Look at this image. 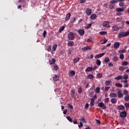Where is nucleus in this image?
<instances>
[{"label":"nucleus","mask_w":129,"mask_h":129,"mask_svg":"<svg viewBox=\"0 0 129 129\" xmlns=\"http://www.w3.org/2000/svg\"><path fill=\"white\" fill-rule=\"evenodd\" d=\"M110 97H114L115 98L116 97H117V95L114 93H110L109 95Z\"/></svg>","instance_id":"obj_22"},{"label":"nucleus","mask_w":129,"mask_h":129,"mask_svg":"<svg viewBox=\"0 0 129 129\" xmlns=\"http://www.w3.org/2000/svg\"><path fill=\"white\" fill-rule=\"evenodd\" d=\"M96 93H99L100 92V88L99 87H97L95 89Z\"/></svg>","instance_id":"obj_43"},{"label":"nucleus","mask_w":129,"mask_h":129,"mask_svg":"<svg viewBox=\"0 0 129 129\" xmlns=\"http://www.w3.org/2000/svg\"><path fill=\"white\" fill-rule=\"evenodd\" d=\"M110 61V59H109V57H106L104 59V62L105 63H108Z\"/></svg>","instance_id":"obj_36"},{"label":"nucleus","mask_w":129,"mask_h":129,"mask_svg":"<svg viewBox=\"0 0 129 129\" xmlns=\"http://www.w3.org/2000/svg\"><path fill=\"white\" fill-rule=\"evenodd\" d=\"M122 79V76H118L114 78L115 80H121Z\"/></svg>","instance_id":"obj_30"},{"label":"nucleus","mask_w":129,"mask_h":129,"mask_svg":"<svg viewBox=\"0 0 129 129\" xmlns=\"http://www.w3.org/2000/svg\"><path fill=\"white\" fill-rule=\"evenodd\" d=\"M67 119H68V120H69V121H70V122H72L73 121V120H72V118H71V117L69 116H67Z\"/></svg>","instance_id":"obj_44"},{"label":"nucleus","mask_w":129,"mask_h":129,"mask_svg":"<svg viewBox=\"0 0 129 129\" xmlns=\"http://www.w3.org/2000/svg\"><path fill=\"white\" fill-rule=\"evenodd\" d=\"M78 33H79L80 36H83V35L85 34V31H84V30L83 29H79Z\"/></svg>","instance_id":"obj_11"},{"label":"nucleus","mask_w":129,"mask_h":129,"mask_svg":"<svg viewBox=\"0 0 129 129\" xmlns=\"http://www.w3.org/2000/svg\"><path fill=\"white\" fill-rule=\"evenodd\" d=\"M108 66H109V67H112V66H113V64H112V63L111 62H109L108 63Z\"/></svg>","instance_id":"obj_63"},{"label":"nucleus","mask_w":129,"mask_h":129,"mask_svg":"<svg viewBox=\"0 0 129 129\" xmlns=\"http://www.w3.org/2000/svg\"><path fill=\"white\" fill-rule=\"evenodd\" d=\"M86 2V0H80V4H84Z\"/></svg>","instance_id":"obj_61"},{"label":"nucleus","mask_w":129,"mask_h":129,"mask_svg":"<svg viewBox=\"0 0 129 129\" xmlns=\"http://www.w3.org/2000/svg\"><path fill=\"white\" fill-rule=\"evenodd\" d=\"M98 106L101 107L102 109H106V106L103 103V102H101L98 104Z\"/></svg>","instance_id":"obj_5"},{"label":"nucleus","mask_w":129,"mask_h":129,"mask_svg":"<svg viewBox=\"0 0 129 129\" xmlns=\"http://www.w3.org/2000/svg\"><path fill=\"white\" fill-rule=\"evenodd\" d=\"M97 18V16L96 14H92L90 16L91 20H95Z\"/></svg>","instance_id":"obj_20"},{"label":"nucleus","mask_w":129,"mask_h":129,"mask_svg":"<svg viewBox=\"0 0 129 129\" xmlns=\"http://www.w3.org/2000/svg\"><path fill=\"white\" fill-rule=\"evenodd\" d=\"M123 94L124 95H128V91L126 90H124L123 92Z\"/></svg>","instance_id":"obj_45"},{"label":"nucleus","mask_w":129,"mask_h":129,"mask_svg":"<svg viewBox=\"0 0 129 129\" xmlns=\"http://www.w3.org/2000/svg\"><path fill=\"white\" fill-rule=\"evenodd\" d=\"M92 70H93V68L91 67H88L86 70L85 72H90Z\"/></svg>","instance_id":"obj_18"},{"label":"nucleus","mask_w":129,"mask_h":129,"mask_svg":"<svg viewBox=\"0 0 129 129\" xmlns=\"http://www.w3.org/2000/svg\"><path fill=\"white\" fill-rule=\"evenodd\" d=\"M57 49V44H55L52 46V52H55L56 51V49Z\"/></svg>","instance_id":"obj_27"},{"label":"nucleus","mask_w":129,"mask_h":129,"mask_svg":"<svg viewBox=\"0 0 129 129\" xmlns=\"http://www.w3.org/2000/svg\"><path fill=\"white\" fill-rule=\"evenodd\" d=\"M115 85L116 87H122V85L120 83H117Z\"/></svg>","instance_id":"obj_42"},{"label":"nucleus","mask_w":129,"mask_h":129,"mask_svg":"<svg viewBox=\"0 0 129 129\" xmlns=\"http://www.w3.org/2000/svg\"><path fill=\"white\" fill-rule=\"evenodd\" d=\"M70 75L72 76H74V75H75V72L73 71L70 72Z\"/></svg>","instance_id":"obj_54"},{"label":"nucleus","mask_w":129,"mask_h":129,"mask_svg":"<svg viewBox=\"0 0 129 129\" xmlns=\"http://www.w3.org/2000/svg\"><path fill=\"white\" fill-rule=\"evenodd\" d=\"M105 53H100L95 56V59H98V58H101V57H103Z\"/></svg>","instance_id":"obj_8"},{"label":"nucleus","mask_w":129,"mask_h":129,"mask_svg":"<svg viewBox=\"0 0 129 129\" xmlns=\"http://www.w3.org/2000/svg\"><path fill=\"white\" fill-rule=\"evenodd\" d=\"M94 78V76L92 75H88L87 76V79H93Z\"/></svg>","instance_id":"obj_25"},{"label":"nucleus","mask_w":129,"mask_h":129,"mask_svg":"<svg viewBox=\"0 0 129 129\" xmlns=\"http://www.w3.org/2000/svg\"><path fill=\"white\" fill-rule=\"evenodd\" d=\"M124 99L125 101H128V100H129V95H127L124 96Z\"/></svg>","instance_id":"obj_39"},{"label":"nucleus","mask_w":129,"mask_h":129,"mask_svg":"<svg viewBox=\"0 0 129 129\" xmlns=\"http://www.w3.org/2000/svg\"><path fill=\"white\" fill-rule=\"evenodd\" d=\"M124 52H125V49H121L118 51V53H119L120 54L124 53Z\"/></svg>","instance_id":"obj_49"},{"label":"nucleus","mask_w":129,"mask_h":129,"mask_svg":"<svg viewBox=\"0 0 129 129\" xmlns=\"http://www.w3.org/2000/svg\"><path fill=\"white\" fill-rule=\"evenodd\" d=\"M88 107H89V104L88 103H86L85 105V108L86 109H87V108H88Z\"/></svg>","instance_id":"obj_59"},{"label":"nucleus","mask_w":129,"mask_h":129,"mask_svg":"<svg viewBox=\"0 0 129 129\" xmlns=\"http://www.w3.org/2000/svg\"><path fill=\"white\" fill-rule=\"evenodd\" d=\"M109 101V98H107L105 99V102L106 103H108V102Z\"/></svg>","instance_id":"obj_60"},{"label":"nucleus","mask_w":129,"mask_h":129,"mask_svg":"<svg viewBox=\"0 0 129 129\" xmlns=\"http://www.w3.org/2000/svg\"><path fill=\"white\" fill-rule=\"evenodd\" d=\"M79 60H80V58L79 57H76L74 59V64H76V63H77V62H78V61H79Z\"/></svg>","instance_id":"obj_29"},{"label":"nucleus","mask_w":129,"mask_h":129,"mask_svg":"<svg viewBox=\"0 0 129 129\" xmlns=\"http://www.w3.org/2000/svg\"><path fill=\"white\" fill-rule=\"evenodd\" d=\"M125 70V68H123V67H119V71H123V70Z\"/></svg>","instance_id":"obj_48"},{"label":"nucleus","mask_w":129,"mask_h":129,"mask_svg":"<svg viewBox=\"0 0 129 129\" xmlns=\"http://www.w3.org/2000/svg\"><path fill=\"white\" fill-rule=\"evenodd\" d=\"M90 105V106H91V107H93V106H94V99H91V102Z\"/></svg>","instance_id":"obj_21"},{"label":"nucleus","mask_w":129,"mask_h":129,"mask_svg":"<svg viewBox=\"0 0 129 129\" xmlns=\"http://www.w3.org/2000/svg\"><path fill=\"white\" fill-rule=\"evenodd\" d=\"M124 106L126 107V108H129V103H125L124 104Z\"/></svg>","instance_id":"obj_56"},{"label":"nucleus","mask_w":129,"mask_h":129,"mask_svg":"<svg viewBox=\"0 0 129 129\" xmlns=\"http://www.w3.org/2000/svg\"><path fill=\"white\" fill-rule=\"evenodd\" d=\"M119 6L120 7H122V6H123V2H119Z\"/></svg>","instance_id":"obj_64"},{"label":"nucleus","mask_w":129,"mask_h":129,"mask_svg":"<svg viewBox=\"0 0 129 129\" xmlns=\"http://www.w3.org/2000/svg\"><path fill=\"white\" fill-rule=\"evenodd\" d=\"M112 83V82L111 81H105V84L106 86L110 85Z\"/></svg>","instance_id":"obj_26"},{"label":"nucleus","mask_w":129,"mask_h":129,"mask_svg":"<svg viewBox=\"0 0 129 129\" xmlns=\"http://www.w3.org/2000/svg\"><path fill=\"white\" fill-rule=\"evenodd\" d=\"M75 21H76V18L73 17H72L71 20H70V22L71 23H74V22H75Z\"/></svg>","instance_id":"obj_37"},{"label":"nucleus","mask_w":129,"mask_h":129,"mask_svg":"<svg viewBox=\"0 0 129 129\" xmlns=\"http://www.w3.org/2000/svg\"><path fill=\"white\" fill-rule=\"evenodd\" d=\"M112 29L113 31H115V32H117V31L119 30V27L116 25H114L112 26Z\"/></svg>","instance_id":"obj_7"},{"label":"nucleus","mask_w":129,"mask_h":129,"mask_svg":"<svg viewBox=\"0 0 129 129\" xmlns=\"http://www.w3.org/2000/svg\"><path fill=\"white\" fill-rule=\"evenodd\" d=\"M91 48L90 46H85L81 48L82 51H87V50H90Z\"/></svg>","instance_id":"obj_15"},{"label":"nucleus","mask_w":129,"mask_h":129,"mask_svg":"<svg viewBox=\"0 0 129 129\" xmlns=\"http://www.w3.org/2000/svg\"><path fill=\"white\" fill-rule=\"evenodd\" d=\"M71 17V14L68 13L66 15V17L65 18V21H66V22H67L68 21H69V20H70Z\"/></svg>","instance_id":"obj_14"},{"label":"nucleus","mask_w":129,"mask_h":129,"mask_svg":"<svg viewBox=\"0 0 129 129\" xmlns=\"http://www.w3.org/2000/svg\"><path fill=\"white\" fill-rule=\"evenodd\" d=\"M82 126H83V124L81 122H80V125H79V128H81Z\"/></svg>","instance_id":"obj_62"},{"label":"nucleus","mask_w":129,"mask_h":129,"mask_svg":"<svg viewBox=\"0 0 129 129\" xmlns=\"http://www.w3.org/2000/svg\"><path fill=\"white\" fill-rule=\"evenodd\" d=\"M99 34L101 36H104V35H106L107 34V32L106 31H100Z\"/></svg>","instance_id":"obj_34"},{"label":"nucleus","mask_w":129,"mask_h":129,"mask_svg":"<svg viewBox=\"0 0 129 129\" xmlns=\"http://www.w3.org/2000/svg\"><path fill=\"white\" fill-rule=\"evenodd\" d=\"M127 65H128V62L127 61H124L121 63L122 66H126Z\"/></svg>","instance_id":"obj_33"},{"label":"nucleus","mask_w":129,"mask_h":129,"mask_svg":"<svg viewBox=\"0 0 129 129\" xmlns=\"http://www.w3.org/2000/svg\"><path fill=\"white\" fill-rule=\"evenodd\" d=\"M78 92L79 94H81L82 92V89L81 88V86H80L78 89Z\"/></svg>","instance_id":"obj_40"},{"label":"nucleus","mask_w":129,"mask_h":129,"mask_svg":"<svg viewBox=\"0 0 129 129\" xmlns=\"http://www.w3.org/2000/svg\"><path fill=\"white\" fill-rule=\"evenodd\" d=\"M122 20V17H121V18H116V21H117V22H121V20Z\"/></svg>","instance_id":"obj_50"},{"label":"nucleus","mask_w":129,"mask_h":129,"mask_svg":"<svg viewBox=\"0 0 129 129\" xmlns=\"http://www.w3.org/2000/svg\"><path fill=\"white\" fill-rule=\"evenodd\" d=\"M119 45H120L119 42H116L114 43L113 47L114 49H118V48H119Z\"/></svg>","instance_id":"obj_13"},{"label":"nucleus","mask_w":129,"mask_h":129,"mask_svg":"<svg viewBox=\"0 0 129 129\" xmlns=\"http://www.w3.org/2000/svg\"><path fill=\"white\" fill-rule=\"evenodd\" d=\"M118 110H125V108L122 105H120L117 107Z\"/></svg>","instance_id":"obj_12"},{"label":"nucleus","mask_w":129,"mask_h":129,"mask_svg":"<svg viewBox=\"0 0 129 129\" xmlns=\"http://www.w3.org/2000/svg\"><path fill=\"white\" fill-rule=\"evenodd\" d=\"M54 70L55 71H57L58 70V66L57 65L54 66Z\"/></svg>","instance_id":"obj_58"},{"label":"nucleus","mask_w":129,"mask_h":129,"mask_svg":"<svg viewBox=\"0 0 129 129\" xmlns=\"http://www.w3.org/2000/svg\"><path fill=\"white\" fill-rule=\"evenodd\" d=\"M92 25V24H88L84 27V28L85 29H89V28L91 27Z\"/></svg>","instance_id":"obj_38"},{"label":"nucleus","mask_w":129,"mask_h":129,"mask_svg":"<svg viewBox=\"0 0 129 129\" xmlns=\"http://www.w3.org/2000/svg\"><path fill=\"white\" fill-rule=\"evenodd\" d=\"M68 38L69 40H74L75 39V37H74V34L73 32H70L68 34Z\"/></svg>","instance_id":"obj_4"},{"label":"nucleus","mask_w":129,"mask_h":129,"mask_svg":"<svg viewBox=\"0 0 129 129\" xmlns=\"http://www.w3.org/2000/svg\"><path fill=\"white\" fill-rule=\"evenodd\" d=\"M96 64L98 65V66H100L101 64V61L99 59H96Z\"/></svg>","instance_id":"obj_46"},{"label":"nucleus","mask_w":129,"mask_h":129,"mask_svg":"<svg viewBox=\"0 0 129 129\" xmlns=\"http://www.w3.org/2000/svg\"><path fill=\"white\" fill-rule=\"evenodd\" d=\"M50 65H52V64H55V62H56V60L54 58H52L51 59L49 60Z\"/></svg>","instance_id":"obj_17"},{"label":"nucleus","mask_w":129,"mask_h":129,"mask_svg":"<svg viewBox=\"0 0 129 129\" xmlns=\"http://www.w3.org/2000/svg\"><path fill=\"white\" fill-rule=\"evenodd\" d=\"M51 45H49V46L47 47V51H48V52H51Z\"/></svg>","instance_id":"obj_57"},{"label":"nucleus","mask_w":129,"mask_h":129,"mask_svg":"<svg viewBox=\"0 0 129 129\" xmlns=\"http://www.w3.org/2000/svg\"><path fill=\"white\" fill-rule=\"evenodd\" d=\"M117 94L118 98H121V97H123V95L122 94V93H121V90H119L117 92Z\"/></svg>","instance_id":"obj_9"},{"label":"nucleus","mask_w":129,"mask_h":129,"mask_svg":"<svg viewBox=\"0 0 129 129\" xmlns=\"http://www.w3.org/2000/svg\"><path fill=\"white\" fill-rule=\"evenodd\" d=\"M80 120L81 121V122H83V123H85V119H84V118H82L81 119H80Z\"/></svg>","instance_id":"obj_52"},{"label":"nucleus","mask_w":129,"mask_h":129,"mask_svg":"<svg viewBox=\"0 0 129 129\" xmlns=\"http://www.w3.org/2000/svg\"><path fill=\"white\" fill-rule=\"evenodd\" d=\"M110 22L109 21H104L102 23V25L103 27H105V28H110Z\"/></svg>","instance_id":"obj_3"},{"label":"nucleus","mask_w":129,"mask_h":129,"mask_svg":"<svg viewBox=\"0 0 129 129\" xmlns=\"http://www.w3.org/2000/svg\"><path fill=\"white\" fill-rule=\"evenodd\" d=\"M119 116L121 118H124V117H126V112L124 110V111L119 113Z\"/></svg>","instance_id":"obj_6"},{"label":"nucleus","mask_w":129,"mask_h":129,"mask_svg":"<svg viewBox=\"0 0 129 129\" xmlns=\"http://www.w3.org/2000/svg\"><path fill=\"white\" fill-rule=\"evenodd\" d=\"M68 46H70V47H72L74 46V42L73 41H69L68 43Z\"/></svg>","instance_id":"obj_24"},{"label":"nucleus","mask_w":129,"mask_h":129,"mask_svg":"<svg viewBox=\"0 0 129 129\" xmlns=\"http://www.w3.org/2000/svg\"><path fill=\"white\" fill-rule=\"evenodd\" d=\"M111 102L112 103V104H115V103L117 102V99L115 98H112L111 99Z\"/></svg>","instance_id":"obj_19"},{"label":"nucleus","mask_w":129,"mask_h":129,"mask_svg":"<svg viewBox=\"0 0 129 129\" xmlns=\"http://www.w3.org/2000/svg\"><path fill=\"white\" fill-rule=\"evenodd\" d=\"M119 58L120 59H121V60L124 59V56L123 55V54H121L119 55Z\"/></svg>","instance_id":"obj_51"},{"label":"nucleus","mask_w":129,"mask_h":129,"mask_svg":"<svg viewBox=\"0 0 129 129\" xmlns=\"http://www.w3.org/2000/svg\"><path fill=\"white\" fill-rule=\"evenodd\" d=\"M107 41H108V40L104 38V40L102 39L100 41V44H105L106 43H107Z\"/></svg>","instance_id":"obj_23"},{"label":"nucleus","mask_w":129,"mask_h":129,"mask_svg":"<svg viewBox=\"0 0 129 129\" xmlns=\"http://www.w3.org/2000/svg\"><path fill=\"white\" fill-rule=\"evenodd\" d=\"M68 107L70 108V109H73V106L70 104H68Z\"/></svg>","instance_id":"obj_55"},{"label":"nucleus","mask_w":129,"mask_h":129,"mask_svg":"<svg viewBox=\"0 0 129 129\" xmlns=\"http://www.w3.org/2000/svg\"><path fill=\"white\" fill-rule=\"evenodd\" d=\"M117 0H112L110 2L111 5H109V8L110 10H113L115 7V4H117Z\"/></svg>","instance_id":"obj_2"},{"label":"nucleus","mask_w":129,"mask_h":129,"mask_svg":"<svg viewBox=\"0 0 129 129\" xmlns=\"http://www.w3.org/2000/svg\"><path fill=\"white\" fill-rule=\"evenodd\" d=\"M92 12V11L91 10V9H90L89 8H87L86 10L85 13H86V15H87V16H90V15H91Z\"/></svg>","instance_id":"obj_10"},{"label":"nucleus","mask_w":129,"mask_h":129,"mask_svg":"<svg viewBox=\"0 0 129 129\" xmlns=\"http://www.w3.org/2000/svg\"><path fill=\"white\" fill-rule=\"evenodd\" d=\"M53 79L54 81H55V82L58 81V80H59V77H58V76L55 75L53 77Z\"/></svg>","instance_id":"obj_28"},{"label":"nucleus","mask_w":129,"mask_h":129,"mask_svg":"<svg viewBox=\"0 0 129 129\" xmlns=\"http://www.w3.org/2000/svg\"><path fill=\"white\" fill-rule=\"evenodd\" d=\"M64 29H65V27L64 26H62L61 27H60L58 30L59 33H62V32L64 31Z\"/></svg>","instance_id":"obj_32"},{"label":"nucleus","mask_w":129,"mask_h":129,"mask_svg":"<svg viewBox=\"0 0 129 129\" xmlns=\"http://www.w3.org/2000/svg\"><path fill=\"white\" fill-rule=\"evenodd\" d=\"M102 76H103V75L102 74V73H98L97 74V77L98 78H102Z\"/></svg>","instance_id":"obj_31"},{"label":"nucleus","mask_w":129,"mask_h":129,"mask_svg":"<svg viewBox=\"0 0 129 129\" xmlns=\"http://www.w3.org/2000/svg\"><path fill=\"white\" fill-rule=\"evenodd\" d=\"M123 79H124V80H127V79H128V76L126 75H124L123 77Z\"/></svg>","instance_id":"obj_47"},{"label":"nucleus","mask_w":129,"mask_h":129,"mask_svg":"<svg viewBox=\"0 0 129 129\" xmlns=\"http://www.w3.org/2000/svg\"><path fill=\"white\" fill-rule=\"evenodd\" d=\"M112 60L114 61V62H117V61H118V57L117 56H114L112 58Z\"/></svg>","instance_id":"obj_41"},{"label":"nucleus","mask_w":129,"mask_h":129,"mask_svg":"<svg viewBox=\"0 0 129 129\" xmlns=\"http://www.w3.org/2000/svg\"><path fill=\"white\" fill-rule=\"evenodd\" d=\"M129 35V32H124V31H120L117 35L118 38L119 39L121 38H123V37H127V36H128Z\"/></svg>","instance_id":"obj_1"},{"label":"nucleus","mask_w":129,"mask_h":129,"mask_svg":"<svg viewBox=\"0 0 129 129\" xmlns=\"http://www.w3.org/2000/svg\"><path fill=\"white\" fill-rule=\"evenodd\" d=\"M75 94H76L75 90H71V95H72V97L73 98H74V99H75Z\"/></svg>","instance_id":"obj_16"},{"label":"nucleus","mask_w":129,"mask_h":129,"mask_svg":"<svg viewBox=\"0 0 129 129\" xmlns=\"http://www.w3.org/2000/svg\"><path fill=\"white\" fill-rule=\"evenodd\" d=\"M116 12H123L124 11V9L123 8H117L116 9Z\"/></svg>","instance_id":"obj_35"},{"label":"nucleus","mask_w":129,"mask_h":129,"mask_svg":"<svg viewBox=\"0 0 129 129\" xmlns=\"http://www.w3.org/2000/svg\"><path fill=\"white\" fill-rule=\"evenodd\" d=\"M46 35H47V31H46V30H44L43 34V38H45Z\"/></svg>","instance_id":"obj_53"}]
</instances>
